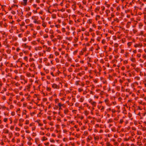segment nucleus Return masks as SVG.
<instances>
[{"instance_id": "1", "label": "nucleus", "mask_w": 146, "mask_h": 146, "mask_svg": "<svg viewBox=\"0 0 146 146\" xmlns=\"http://www.w3.org/2000/svg\"><path fill=\"white\" fill-rule=\"evenodd\" d=\"M52 87L54 88L58 89L59 88V87H58L57 85L55 84H53L52 86Z\"/></svg>"}, {"instance_id": "2", "label": "nucleus", "mask_w": 146, "mask_h": 146, "mask_svg": "<svg viewBox=\"0 0 146 146\" xmlns=\"http://www.w3.org/2000/svg\"><path fill=\"white\" fill-rule=\"evenodd\" d=\"M28 0H23V3L22 4L24 6H25L27 5V2Z\"/></svg>"}, {"instance_id": "3", "label": "nucleus", "mask_w": 146, "mask_h": 146, "mask_svg": "<svg viewBox=\"0 0 146 146\" xmlns=\"http://www.w3.org/2000/svg\"><path fill=\"white\" fill-rule=\"evenodd\" d=\"M68 111V110L67 108H66L64 110V113L65 114H67Z\"/></svg>"}, {"instance_id": "4", "label": "nucleus", "mask_w": 146, "mask_h": 146, "mask_svg": "<svg viewBox=\"0 0 146 146\" xmlns=\"http://www.w3.org/2000/svg\"><path fill=\"white\" fill-rule=\"evenodd\" d=\"M22 46L24 47H25V48H28V47H29L28 46L26 45V43H25V44H22Z\"/></svg>"}, {"instance_id": "5", "label": "nucleus", "mask_w": 146, "mask_h": 146, "mask_svg": "<svg viewBox=\"0 0 146 146\" xmlns=\"http://www.w3.org/2000/svg\"><path fill=\"white\" fill-rule=\"evenodd\" d=\"M91 104H92L93 107H95L96 105V103L95 102H91Z\"/></svg>"}, {"instance_id": "6", "label": "nucleus", "mask_w": 146, "mask_h": 146, "mask_svg": "<svg viewBox=\"0 0 146 146\" xmlns=\"http://www.w3.org/2000/svg\"><path fill=\"white\" fill-rule=\"evenodd\" d=\"M131 60L132 62H136V60L135 58H132L131 59Z\"/></svg>"}, {"instance_id": "7", "label": "nucleus", "mask_w": 146, "mask_h": 146, "mask_svg": "<svg viewBox=\"0 0 146 146\" xmlns=\"http://www.w3.org/2000/svg\"><path fill=\"white\" fill-rule=\"evenodd\" d=\"M131 22H127L126 26L127 28H129V25L131 24Z\"/></svg>"}, {"instance_id": "8", "label": "nucleus", "mask_w": 146, "mask_h": 146, "mask_svg": "<svg viewBox=\"0 0 146 146\" xmlns=\"http://www.w3.org/2000/svg\"><path fill=\"white\" fill-rule=\"evenodd\" d=\"M47 139L44 136L42 138V141H44L45 140H46Z\"/></svg>"}, {"instance_id": "9", "label": "nucleus", "mask_w": 146, "mask_h": 146, "mask_svg": "<svg viewBox=\"0 0 146 146\" xmlns=\"http://www.w3.org/2000/svg\"><path fill=\"white\" fill-rule=\"evenodd\" d=\"M80 82V81L79 80L76 81L75 82V84L76 85H79V82Z\"/></svg>"}, {"instance_id": "10", "label": "nucleus", "mask_w": 146, "mask_h": 146, "mask_svg": "<svg viewBox=\"0 0 146 146\" xmlns=\"http://www.w3.org/2000/svg\"><path fill=\"white\" fill-rule=\"evenodd\" d=\"M84 113L86 115H87L88 114V112L87 111L85 110L84 111Z\"/></svg>"}, {"instance_id": "11", "label": "nucleus", "mask_w": 146, "mask_h": 146, "mask_svg": "<svg viewBox=\"0 0 146 146\" xmlns=\"http://www.w3.org/2000/svg\"><path fill=\"white\" fill-rule=\"evenodd\" d=\"M92 20L91 19H90L88 21V23H92Z\"/></svg>"}, {"instance_id": "12", "label": "nucleus", "mask_w": 146, "mask_h": 146, "mask_svg": "<svg viewBox=\"0 0 146 146\" xmlns=\"http://www.w3.org/2000/svg\"><path fill=\"white\" fill-rule=\"evenodd\" d=\"M57 38L59 40H61L62 39V37L60 35H58L57 36Z\"/></svg>"}, {"instance_id": "13", "label": "nucleus", "mask_w": 146, "mask_h": 146, "mask_svg": "<svg viewBox=\"0 0 146 146\" xmlns=\"http://www.w3.org/2000/svg\"><path fill=\"white\" fill-rule=\"evenodd\" d=\"M83 90L82 88H79L78 89V91L79 92H81L82 91H83Z\"/></svg>"}, {"instance_id": "14", "label": "nucleus", "mask_w": 146, "mask_h": 146, "mask_svg": "<svg viewBox=\"0 0 146 146\" xmlns=\"http://www.w3.org/2000/svg\"><path fill=\"white\" fill-rule=\"evenodd\" d=\"M114 21H116L117 23L119 22V20L117 18H116L114 19Z\"/></svg>"}, {"instance_id": "15", "label": "nucleus", "mask_w": 146, "mask_h": 146, "mask_svg": "<svg viewBox=\"0 0 146 146\" xmlns=\"http://www.w3.org/2000/svg\"><path fill=\"white\" fill-rule=\"evenodd\" d=\"M140 44H136L135 45H134V46L136 48L137 47H139V46H140Z\"/></svg>"}, {"instance_id": "16", "label": "nucleus", "mask_w": 146, "mask_h": 146, "mask_svg": "<svg viewBox=\"0 0 146 146\" xmlns=\"http://www.w3.org/2000/svg\"><path fill=\"white\" fill-rule=\"evenodd\" d=\"M31 13L30 12L29 13H27V15H26V16H27V17L29 16H31Z\"/></svg>"}, {"instance_id": "17", "label": "nucleus", "mask_w": 146, "mask_h": 146, "mask_svg": "<svg viewBox=\"0 0 146 146\" xmlns=\"http://www.w3.org/2000/svg\"><path fill=\"white\" fill-rule=\"evenodd\" d=\"M132 42H129L127 43V45L129 46H130L132 44Z\"/></svg>"}, {"instance_id": "18", "label": "nucleus", "mask_w": 146, "mask_h": 146, "mask_svg": "<svg viewBox=\"0 0 146 146\" xmlns=\"http://www.w3.org/2000/svg\"><path fill=\"white\" fill-rule=\"evenodd\" d=\"M113 121L112 119H109V120L108 121V123H111Z\"/></svg>"}, {"instance_id": "19", "label": "nucleus", "mask_w": 146, "mask_h": 146, "mask_svg": "<svg viewBox=\"0 0 146 146\" xmlns=\"http://www.w3.org/2000/svg\"><path fill=\"white\" fill-rule=\"evenodd\" d=\"M49 33L50 34H53L54 33L53 31L52 30H50V31Z\"/></svg>"}, {"instance_id": "20", "label": "nucleus", "mask_w": 146, "mask_h": 146, "mask_svg": "<svg viewBox=\"0 0 146 146\" xmlns=\"http://www.w3.org/2000/svg\"><path fill=\"white\" fill-rule=\"evenodd\" d=\"M142 129L143 131L146 130V128L145 127H142Z\"/></svg>"}, {"instance_id": "21", "label": "nucleus", "mask_w": 146, "mask_h": 146, "mask_svg": "<svg viewBox=\"0 0 146 146\" xmlns=\"http://www.w3.org/2000/svg\"><path fill=\"white\" fill-rule=\"evenodd\" d=\"M24 59L25 60L27 61V60H28V58L27 56H25L24 58Z\"/></svg>"}, {"instance_id": "22", "label": "nucleus", "mask_w": 146, "mask_h": 146, "mask_svg": "<svg viewBox=\"0 0 146 146\" xmlns=\"http://www.w3.org/2000/svg\"><path fill=\"white\" fill-rule=\"evenodd\" d=\"M128 115L129 117V118L131 117V116H132L131 114L130 113H128Z\"/></svg>"}, {"instance_id": "23", "label": "nucleus", "mask_w": 146, "mask_h": 146, "mask_svg": "<svg viewBox=\"0 0 146 146\" xmlns=\"http://www.w3.org/2000/svg\"><path fill=\"white\" fill-rule=\"evenodd\" d=\"M24 121V119H23L22 118H21V119H20L19 120V121L20 122H23Z\"/></svg>"}, {"instance_id": "24", "label": "nucleus", "mask_w": 146, "mask_h": 146, "mask_svg": "<svg viewBox=\"0 0 146 146\" xmlns=\"http://www.w3.org/2000/svg\"><path fill=\"white\" fill-rule=\"evenodd\" d=\"M58 108V106H55L54 108V109L55 110H57Z\"/></svg>"}, {"instance_id": "25", "label": "nucleus", "mask_w": 146, "mask_h": 146, "mask_svg": "<svg viewBox=\"0 0 146 146\" xmlns=\"http://www.w3.org/2000/svg\"><path fill=\"white\" fill-rule=\"evenodd\" d=\"M82 51H83V52H85L86 51V48L85 47L84 48H83L82 49Z\"/></svg>"}, {"instance_id": "26", "label": "nucleus", "mask_w": 146, "mask_h": 146, "mask_svg": "<svg viewBox=\"0 0 146 146\" xmlns=\"http://www.w3.org/2000/svg\"><path fill=\"white\" fill-rule=\"evenodd\" d=\"M34 59L33 58H30L29 60V62H31L32 61H34Z\"/></svg>"}, {"instance_id": "27", "label": "nucleus", "mask_w": 146, "mask_h": 146, "mask_svg": "<svg viewBox=\"0 0 146 146\" xmlns=\"http://www.w3.org/2000/svg\"><path fill=\"white\" fill-rule=\"evenodd\" d=\"M51 88L49 87H47L46 88V90L48 91H50Z\"/></svg>"}, {"instance_id": "28", "label": "nucleus", "mask_w": 146, "mask_h": 146, "mask_svg": "<svg viewBox=\"0 0 146 146\" xmlns=\"http://www.w3.org/2000/svg\"><path fill=\"white\" fill-rule=\"evenodd\" d=\"M7 120V118H5L4 119V121L5 122H6Z\"/></svg>"}, {"instance_id": "29", "label": "nucleus", "mask_w": 146, "mask_h": 146, "mask_svg": "<svg viewBox=\"0 0 146 146\" xmlns=\"http://www.w3.org/2000/svg\"><path fill=\"white\" fill-rule=\"evenodd\" d=\"M62 30L63 33H64L65 31V30L64 28H62Z\"/></svg>"}, {"instance_id": "30", "label": "nucleus", "mask_w": 146, "mask_h": 146, "mask_svg": "<svg viewBox=\"0 0 146 146\" xmlns=\"http://www.w3.org/2000/svg\"><path fill=\"white\" fill-rule=\"evenodd\" d=\"M100 9V7H97L96 9V10H98V11H99Z\"/></svg>"}, {"instance_id": "31", "label": "nucleus", "mask_w": 146, "mask_h": 146, "mask_svg": "<svg viewBox=\"0 0 146 146\" xmlns=\"http://www.w3.org/2000/svg\"><path fill=\"white\" fill-rule=\"evenodd\" d=\"M47 118L49 120H51V117L50 116H47Z\"/></svg>"}, {"instance_id": "32", "label": "nucleus", "mask_w": 146, "mask_h": 146, "mask_svg": "<svg viewBox=\"0 0 146 146\" xmlns=\"http://www.w3.org/2000/svg\"><path fill=\"white\" fill-rule=\"evenodd\" d=\"M56 62H59V60L58 58H56Z\"/></svg>"}, {"instance_id": "33", "label": "nucleus", "mask_w": 146, "mask_h": 146, "mask_svg": "<svg viewBox=\"0 0 146 146\" xmlns=\"http://www.w3.org/2000/svg\"><path fill=\"white\" fill-rule=\"evenodd\" d=\"M73 23V21H69V23L70 24H72Z\"/></svg>"}, {"instance_id": "34", "label": "nucleus", "mask_w": 146, "mask_h": 146, "mask_svg": "<svg viewBox=\"0 0 146 146\" xmlns=\"http://www.w3.org/2000/svg\"><path fill=\"white\" fill-rule=\"evenodd\" d=\"M42 25L44 27H46V25L45 23H42Z\"/></svg>"}, {"instance_id": "35", "label": "nucleus", "mask_w": 146, "mask_h": 146, "mask_svg": "<svg viewBox=\"0 0 146 146\" xmlns=\"http://www.w3.org/2000/svg\"><path fill=\"white\" fill-rule=\"evenodd\" d=\"M80 102H82L84 100V99L82 98H80Z\"/></svg>"}, {"instance_id": "36", "label": "nucleus", "mask_w": 146, "mask_h": 146, "mask_svg": "<svg viewBox=\"0 0 146 146\" xmlns=\"http://www.w3.org/2000/svg\"><path fill=\"white\" fill-rule=\"evenodd\" d=\"M58 105L59 107H61V106H62L63 105L61 104L60 103H59Z\"/></svg>"}, {"instance_id": "37", "label": "nucleus", "mask_w": 146, "mask_h": 146, "mask_svg": "<svg viewBox=\"0 0 146 146\" xmlns=\"http://www.w3.org/2000/svg\"><path fill=\"white\" fill-rule=\"evenodd\" d=\"M50 49L51 48L50 47H48L47 50V51L49 52L50 50Z\"/></svg>"}, {"instance_id": "38", "label": "nucleus", "mask_w": 146, "mask_h": 146, "mask_svg": "<svg viewBox=\"0 0 146 146\" xmlns=\"http://www.w3.org/2000/svg\"><path fill=\"white\" fill-rule=\"evenodd\" d=\"M13 107H14L12 105H10V109H12Z\"/></svg>"}, {"instance_id": "39", "label": "nucleus", "mask_w": 146, "mask_h": 146, "mask_svg": "<svg viewBox=\"0 0 146 146\" xmlns=\"http://www.w3.org/2000/svg\"><path fill=\"white\" fill-rule=\"evenodd\" d=\"M50 141L51 142L54 143L55 142L54 140L53 139H51L50 140Z\"/></svg>"}, {"instance_id": "40", "label": "nucleus", "mask_w": 146, "mask_h": 146, "mask_svg": "<svg viewBox=\"0 0 146 146\" xmlns=\"http://www.w3.org/2000/svg\"><path fill=\"white\" fill-rule=\"evenodd\" d=\"M123 119H121L120 120V123H123Z\"/></svg>"}, {"instance_id": "41", "label": "nucleus", "mask_w": 146, "mask_h": 146, "mask_svg": "<svg viewBox=\"0 0 146 146\" xmlns=\"http://www.w3.org/2000/svg\"><path fill=\"white\" fill-rule=\"evenodd\" d=\"M25 25V23L24 22H23L21 23V24L20 25L21 26H23Z\"/></svg>"}, {"instance_id": "42", "label": "nucleus", "mask_w": 146, "mask_h": 146, "mask_svg": "<svg viewBox=\"0 0 146 146\" xmlns=\"http://www.w3.org/2000/svg\"><path fill=\"white\" fill-rule=\"evenodd\" d=\"M55 26L57 28H59L60 27V25H55Z\"/></svg>"}, {"instance_id": "43", "label": "nucleus", "mask_w": 146, "mask_h": 146, "mask_svg": "<svg viewBox=\"0 0 146 146\" xmlns=\"http://www.w3.org/2000/svg\"><path fill=\"white\" fill-rule=\"evenodd\" d=\"M1 107L3 109H5L6 108V107L4 106H1Z\"/></svg>"}, {"instance_id": "44", "label": "nucleus", "mask_w": 146, "mask_h": 146, "mask_svg": "<svg viewBox=\"0 0 146 146\" xmlns=\"http://www.w3.org/2000/svg\"><path fill=\"white\" fill-rule=\"evenodd\" d=\"M94 139L95 140H96V139H99V137H97V136H96V137H94Z\"/></svg>"}, {"instance_id": "45", "label": "nucleus", "mask_w": 146, "mask_h": 146, "mask_svg": "<svg viewBox=\"0 0 146 146\" xmlns=\"http://www.w3.org/2000/svg\"><path fill=\"white\" fill-rule=\"evenodd\" d=\"M15 130L16 131H19L20 130V129L17 127L15 128Z\"/></svg>"}, {"instance_id": "46", "label": "nucleus", "mask_w": 146, "mask_h": 146, "mask_svg": "<svg viewBox=\"0 0 146 146\" xmlns=\"http://www.w3.org/2000/svg\"><path fill=\"white\" fill-rule=\"evenodd\" d=\"M17 122V119H15L14 120V122L16 123Z\"/></svg>"}, {"instance_id": "47", "label": "nucleus", "mask_w": 146, "mask_h": 146, "mask_svg": "<svg viewBox=\"0 0 146 146\" xmlns=\"http://www.w3.org/2000/svg\"><path fill=\"white\" fill-rule=\"evenodd\" d=\"M27 89H29L30 88V84L28 85L27 86Z\"/></svg>"}, {"instance_id": "48", "label": "nucleus", "mask_w": 146, "mask_h": 146, "mask_svg": "<svg viewBox=\"0 0 146 146\" xmlns=\"http://www.w3.org/2000/svg\"><path fill=\"white\" fill-rule=\"evenodd\" d=\"M44 145L46 146H48L49 145V143L47 142V143H45Z\"/></svg>"}, {"instance_id": "49", "label": "nucleus", "mask_w": 146, "mask_h": 146, "mask_svg": "<svg viewBox=\"0 0 146 146\" xmlns=\"http://www.w3.org/2000/svg\"><path fill=\"white\" fill-rule=\"evenodd\" d=\"M11 115H12V116H14L15 115V112H12L11 113Z\"/></svg>"}, {"instance_id": "50", "label": "nucleus", "mask_w": 146, "mask_h": 146, "mask_svg": "<svg viewBox=\"0 0 146 146\" xmlns=\"http://www.w3.org/2000/svg\"><path fill=\"white\" fill-rule=\"evenodd\" d=\"M45 35V36H44V37L45 38H47L48 37V36L47 35Z\"/></svg>"}, {"instance_id": "51", "label": "nucleus", "mask_w": 146, "mask_h": 146, "mask_svg": "<svg viewBox=\"0 0 146 146\" xmlns=\"http://www.w3.org/2000/svg\"><path fill=\"white\" fill-rule=\"evenodd\" d=\"M14 128V127L13 126H11L10 127V129H11V130H13Z\"/></svg>"}, {"instance_id": "52", "label": "nucleus", "mask_w": 146, "mask_h": 146, "mask_svg": "<svg viewBox=\"0 0 146 146\" xmlns=\"http://www.w3.org/2000/svg\"><path fill=\"white\" fill-rule=\"evenodd\" d=\"M29 123V121L28 120H27L26 121V124H28Z\"/></svg>"}, {"instance_id": "53", "label": "nucleus", "mask_w": 146, "mask_h": 146, "mask_svg": "<svg viewBox=\"0 0 146 146\" xmlns=\"http://www.w3.org/2000/svg\"><path fill=\"white\" fill-rule=\"evenodd\" d=\"M106 13H107V14H108V13H110V11L109 10H107L106 11Z\"/></svg>"}, {"instance_id": "54", "label": "nucleus", "mask_w": 146, "mask_h": 146, "mask_svg": "<svg viewBox=\"0 0 146 146\" xmlns=\"http://www.w3.org/2000/svg\"><path fill=\"white\" fill-rule=\"evenodd\" d=\"M101 8L102 9V10L104 11L105 9V7L104 6L101 7Z\"/></svg>"}, {"instance_id": "55", "label": "nucleus", "mask_w": 146, "mask_h": 146, "mask_svg": "<svg viewBox=\"0 0 146 146\" xmlns=\"http://www.w3.org/2000/svg\"><path fill=\"white\" fill-rule=\"evenodd\" d=\"M33 22H34V23H38V21H37L35 20Z\"/></svg>"}, {"instance_id": "56", "label": "nucleus", "mask_w": 146, "mask_h": 146, "mask_svg": "<svg viewBox=\"0 0 146 146\" xmlns=\"http://www.w3.org/2000/svg\"><path fill=\"white\" fill-rule=\"evenodd\" d=\"M125 91L126 92H129L130 91V90L129 89H126L125 90Z\"/></svg>"}, {"instance_id": "57", "label": "nucleus", "mask_w": 146, "mask_h": 146, "mask_svg": "<svg viewBox=\"0 0 146 146\" xmlns=\"http://www.w3.org/2000/svg\"><path fill=\"white\" fill-rule=\"evenodd\" d=\"M19 84L18 83V82L16 83L15 84V85L17 86H19Z\"/></svg>"}, {"instance_id": "58", "label": "nucleus", "mask_w": 146, "mask_h": 146, "mask_svg": "<svg viewBox=\"0 0 146 146\" xmlns=\"http://www.w3.org/2000/svg\"><path fill=\"white\" fill-rule=\"evenodd\" d=\"M105 42V40L104 39H103L102 41V43H103V44H104Z\"/></svg>"}, {"instance_id": "59", "label": "nucleus", "mask_w": 146, "mask_h": 146, "mask_svg": "<svg viewBox=\"0 0 146 146\" xmlns=\"http://www.w3.org/2000/svg\"><path fill=\"white\" fill-rule=\"evenodd\" d=\"M109 100L108 99H107L105 100L104 101L106 103L108 102Z\"/></svg>"}, {"instance_id": "60", "label": "nucleus", "mask_w": 146, "mask_h": 146, "mask_svg": "<svg viewBox=\"0 0 146 146\" xmlns=\"http://www.w3.org/2000/svg\"><path fill=\"white\" fill-rule=\"evenodd\" d=\"M45 31L46 33H48V29H46L45 30Z\"/></svg>"}, {"instance_id": "61", "label": "nucleus", "mask_w": 146, "mask_h": 146, "mask_svg": "<svg viewBox=\"0 0 146 146\" xmlns=\"http://www.w3.org/2000/svg\"><path fill=\"white\" fill-rule=\"evenodd\" d=\"M58 100H59L58 99H56L55 100V102L56 103L58 102Z\"/></svg>"}, {"instance_id": "62", "label": "nucleus", "mask_w": 146, "mask_h": 146, "mask_svg": "<svg viewBox=\"0 0 146 146\" xmlns=\"http://www.w3.org/2000/svg\"><path fill=\"white\" fill-rule=\"evenodd\" d=\"M112 103L114 105H115L116 104V102H113Z\"/></svg>"}, {"instance_id": "63", "label": "nucleus", "mask_w": 146, "mask_h": 146, "mask_svg": "<svg viewBox=\"0 0 146 146\" xmlns=\"http://www.w3.org/2000/svg\"><path fill=\"white\" fill-rule=\"evenodd\" d=\"M104 109V106H102V108L101 109V110L103 111Z\"/></svg>"}, {"instance_id": "64", "label": "nucleus", "mask_w": 146, "mask_h": 146, "mask_svg": "<svg viewBox=\"0 0 146 146\" xmlns=\"http://www.w3.org/2000/svg\"><path fill=\"white\" fill-rule=\"evenodd\" d=\"M50 36L51 39L53 38L54 37V36L53 35H51Z\"/></svg>"}]
</instances>
